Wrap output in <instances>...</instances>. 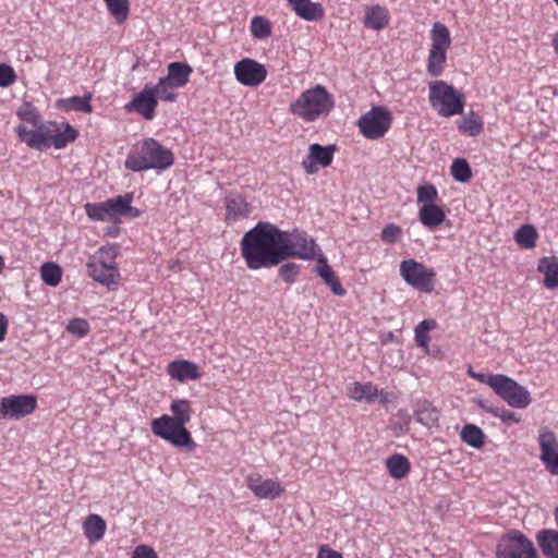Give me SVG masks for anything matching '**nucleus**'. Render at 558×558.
<instances>
[{
    "instance_id": "obj_56",
    "label": "nucleus",
    "mask_w": 558,
    "mask_h": 558,
    "mask_svg": "<svg viewBox=\"0 0 558 558\" xmlns=\"http://www.w3.org/2000/svg\"><path fill=\"white\" fill-rule=\"evenodd\" d=\"M316 558H343L341 554L336 550L320 547Z\"/></svg>"
},
{
    "instance_id": "obj_22",
    "label": "nucleus",
    "mask_w": 558,
    "mask_h": 558,
    "mask_svg": "<svg viewBox=\"0 0 558 558\" xmlns=\"http://www.w3.org/2000/svg\"><path fill=\"white\" fill-rule=\"evenodd\" d=\"M537 270L544 275V286L554 290L558 288V256L543 257L537 266Z\"/></svg>"
},
{
    "instance_id": "obj_53",
    "label": "nucleus",
    "mask_w": 558,
    "mask_h": 558,
    "mask_svg": "<svg viewBox=\"0 0 558 558\" xmlns=\"http://www.w3.org/2000/svg\"><path fill=\"white\" fill-rule=\"evenodd\" d=\"M132 558H158V556L150 546L138 545L134 548Z\"/></svg>"
},
{
    "instance_id": "obj_14",
    "label": "nucleus",
    "mask_w": 558,
    "mask_h": 558,
    "mask_svg": "<svg viewBox=\"0 0 558 558\" xmlns=\"http://www.w3.org/2000/svg\"><path fill=\"white\" fill-rule=\"evenodd\" d=\"M234 75L240 84L255 87L266 80L267 70L256 60L244 58L234 64Z\"/></svg>"
},
{
    "instance_id": "obj_1",
    "label": "nucleus",
    "mask_w": 558,
    "mask_h": 558,
    "mask_svg": "<svg viewBox=\"0 0 558 558\" xmlns=\"http://www.w3.org/2000/svg\"><path fill=\"white\" fill-rule=\"evenodd\" d=\"M279 229L258 222L241 240V253L250 269L269 268L282 262Z\"/></svg>"
},
{
    "instance_id": "obj_40",
    "label": "nucleus",
    "mask_w": 558,
    "mask_h": 558,
    "mask_svg": "<svg viewBox=\"0 0 558 558\" xmlns=\"http://www.w3.org/2000/svg\"><path fill=\"white\" fill-rule=\"evenodd\" d=\"M251 33L253 37L264 39L270 36L271 25L269 21L263 16H254L251 21Z\"/></svg>"
},
{
    "instance_id": "obj_6",
    "label": "nucleus",
    "mask_w": 558,
    "mask_h": 558,
    "mask_svg": "<svg viewBox=\"0 0 558 558\" xmlns=\"http://www.w3.org/2000/svg\"><path fill=\"white\" fill-rule=\"evenodd\" d=\"M429 102L441 117H451L463 112L462 94L444 81H436L429 85Z\"/></svg>"
},
{
    "instance_id": "obj_55",
    "label": "nucleus",
    "mask_w": 558,
    "mask_h": 558,
    "mask_svg": "<svg viewBox=\"0 0 558 558\" xmlns=\"http://www.w3.org/2000/svg\"><path fill=\"white\" fill-rule=\"evenodd\" d=\"M499 418L505 423H519L520 416L509 410H504L500 414H498Z\"/></svg>"
},
{
    "instance_id": "obj_64",
    "label": "nucleus",
    "mask_w": 558,
    "mask_h": 558,
    "mask_svg": "<svg viewBox=\"0 0 558 558\" xmlns=\"http://www.w3.org/2000/svg\"><path fill=\"white\" fill-rule=\"evenodd\" d=\"M556 2V4L558 5V0H554Z\"/></svg>"
},
{
    "instance_id": "obj_27",
    "label": "nucleus",
    "mask_w": 558,
    "mask_h": 558,
    "mask_svg": "<svg viewBox=\"0 0 558 558\" xmlns=\"http://www.w3.org/2000/svg\"><path fill=\"white\" fill-rule=\"evenodd\" d=\"M192 68L182 62H172L168 65V74L163 78L173 87L181 88L186 85Z\"/></svg>"
},
{
    "instance_id": "obj_48",
    "label": "nucleus",
    "mask_w": 558,
    "mask_h": 558,
    "mask_svg": "<svg viewBox=\"0 0 558 558\" xmlns=\"http://www.w3.org/2000/svg\"><path fill=\"white\" fill-rule=\"evenodd\" d=\"M417 202L427 205L435 204L438 197V192L433 184L420 185L416 190Z\"/></svg>"
},
{
    "instance_id": "obj_7",
    "label": "nucleus",
    "mask_w": 558,
    "mask_h": 558,
    "mask_svg": "<svg viewBox=\"0 0 558 558\" xmlns=\"http://www.w3.org/2000/svg\"><path fill=\"white\" fill-rule=\"evenodd\" d=\"M430 41L426 69L432 76H439L444 72L447 51L451 45L448 27L440 22L434 23L430 29Z\"/></svg>"
},
{
    "instance_id": "obj_63",
    "label": "nucleus",
    "mask_w": 558,
    "mask_h": 558,
    "mask_svg": "<svg viewBox=\"0 0 558 558\" xmlns=\"http://www.w3.org/2000/svg\"><path fill=\"white\" fill-rule=\"evenodd\" d=\"M555 519H556V523H557V525H558V508H557V509H556V511H555Z\"/></svg>"
},
{
    "instance_id": "obj_21",
    "label": "nucleus",
    "mask_w": 558,
    "mask_h": 558,
    "mask_svg": "<svg viewBox=\"0 0 558 558\" xmlns=\"http://www.w3.org/2000/svg\"><path fill=\"white\" fill-rule=\"evenodd\" d=\"M288 3L295 14L305 21H315L324 15L320 3H315L311 0H288Z\"/></svg>"
},
{
    "instance_id": "obj_61",
    "label": "nucleus",
    "mask_w": 558,
    "mask_h": 558,
    "mask_svg": "<svg viewBox=\"0 0 558 558\" xmlns=\"http://www.w3.org/2000/svg\"><path fill=\"white\" fill-rule=\"evenodd\" d=\"M472 377L474 378H477L480 381H482V379H485L486 377H488L489 375H485V374H474V373H471Z\"/></svg>"
},
{
    "instance_id": "obj_62",
    "label": "nucleus",
    "mask_w": 558,
    "mask_h": 558,
    "mask_svg": "<svg viewBox=\"0 0 558 558\" xmlns=\"http://www.w3.org/2000/svg\"><path fill=\"white\" fill-rule=\"evenodd\" d=\"M4 267V262H3V258L0 256V272L2 271Z\"/></svg>"
},
{
    "instance_id": "obj_49",
    "label": "nucleus",
    "mask_w": 558,
    "mask_h": 558,
    "mask_svg": "<svg viewBox=\"0 0 558 558\" xmlns=\"http://www.w3.org/2000/svg\"><path fill=\"white\" fill-rule=\"evenodd\" d=\"M66 330L72 335L83 337L88 332L89 325L86 319L74 318L69 322Z\"/></svg>"
},
{
    "instance_id": "obj_17",
    "label": "nucleus",
    "mask_w": 558,
    "mask_h": 558,
    "mask_svg": "<svg viewBox=\"0 0 558 558\" xmlns=\"http://www.w3.org/2000/svg\"><path fill=\"white\" fill-rule=\"evenodd\" d=\"M345 395L351 400L364 403H374L379 401L381 403L388 402V393L384 390H379L377 386L372 383H359L353 381L345 388Z\"/></svg>"
},
{
    "instance_id": "obj_15",
    "label": "nucleus",
    "mask_w": 558,
    "mask_h": 558,
    "mask_svg": "<svg viewBox=\"0 0 558 558\" xmlns=\"http://www.w3.org/2000/svg\"><path fill=\"white\" fill-rule=\"evenodd\" d=\"M538 444L541 461L550 474L558 475V440L556 435L548 428H543L538 436Z\"/></svg>"
},
{
    "instance_id": "obj_30",
    "label": "nucleus",
    "mask_w": 558,
    "mask_h": 558,
    "mask_svg": "<svg viewBox=\"0 0 558 558\" xmlns=\"http://www.w3.org/2000/svg\"><path fill=\"white\" fill-rule=\"evenodd\" d=\"M386 468L390 476L395 480L404 478L410 472V462L402 454H392L386 460Z\"/></svg>"
},
{
    "instance_id": "obj_38",
    "label": "nucleus",
    "mask_w": 558,
    "mask_h": 558,
    "mask_svg": "<svg viewBox=\"0 0 558 558\" xmlns=\"http://www.w3.org/2000/svg\"><path fill=\"white\" fill-rule=\"evenodd\" d=\"M40 277L46 284L57 287L61 281L62 270L54 263H45L40 267Z\"/></svg>"
},
{
    "instance_id": "obj_36",
    "label": "nucleus",
    "mask_w": 558,
    "mask_h": 558,
    "mask_svg": "<svg viewBox=\"0 0 558 558\" xmlns=\"http://www.w3.org/2000/svg\"><path fill=\"white\" fill-rule=\"evenodd\" d=\"M415 418L422 425L432 428L437 425L438 412L428 403H422L417 407L415 411Z\"/></svg>"
},
{
    "instance_id": "obj_45",
    "label": "nucleus",
    "mask_w": 558,
    "mask_h": 558,
    "mask_svg": "<svg viewBox=\"0 0 558 558\" xmlns=\"http://www.w3.org/2000/svg\"><path fill=\"white\" fill-rule=\"evenodd\" d=\"M109 12L119 21L126 20L129 15V0H105Z\"/></svg>"
},
{
    "instance_id": "obj_23",
    "label": "nucleus",
    "mask_w": 558,
    "mask_h": 558,
    "mask_svg": "<svg viewBox=\"0 0 558 558\" xmlns=\"http://www.w3.org/2000/svg\"><path fill=\"white\" fill-rule=\"evenodd\" d=\"M418 219L424 227L433 230L445 221L446 213L436 204H427L420 208Z\"/></svg>"
},
{
    "instance_id": "obj_47",
    "label": "nucleus",
    "mask_w": 558,
    "mask_h": 558,
    "mask_svg": "<svg viewBox=\"0 0 558 558\" xmlns=\"http://www.w3.org/2000/svg\"><path fill=\"white\" fill-rule=\"evenodd\" d=\"M458 128L460 132L466 133L470 136H475L482 130V122L472 113L471 116L463 118L459 122Z\"/></svg>"
},
{
    "instance_id": "obj_39",
    "label": "nucleus",
    "mask_w": 558,
    "mask_h": 558,
    "mask_svg": "<svg viewBox=\"0 0 558 558\" xmlns=\"http://www.w3.org/2000/svg\"><path fill=\"white\" fill-rule=\"evenodd\" d=\"M450 173L456 181L461 183L468 182L472 177V171L469 163L466 160L460 158H457L452 161Z\"/></svg>"
},
{
    "instance_id": "obj_59",
    "label": "nucleus",
    "mask_w": 558,
    "mask_h": 558,
    "mask_svg": "<svg viewBox=\"0 0 558 558\" xmlns=\"http://www.w3.org/2000/svg\"><path fill=\"white\" fill-rule=\"evenodd\" d=\"M118 233H119V228H117V227H110V228L106 229V234H108L110 236H117Z\"/></svg>"
},
{
    "instance_id": "obj_18",
    "label": "nucleus",
    "mask_w": 558,
    "mask_h": 558,
    "mask_svg": "<svg viewBox=\"0 0 558 558\" xmlns=\"http://www.w3.org/2000/svg\"><path fill=\"white\" fill-rule=\"evenodd\" d=\"M336 150L335 145L322 146L319 144H312L308 147V155L303 160L302 165L308 174L317 172V165L322 167H328L333 158Z\"/></svg>"
},
{
    "instance_id": "obj_16",
    "label": "nucleus",
    "mask_w": 558,
    "mask_h": 558,
    "mask_svg": "<svg viewBox=\"0 0 558 558\" xmlns=\"http://www.w3.org/2000/svg\"><path fill=\"white\" fill-rule=\"evenodd\" d=\"M245 483L248 489L258 499H276L280 497L284 488L278 480L264 478L259 474H250L245 477Z\"/></svg>"
},
{
    "instance_id": "obj_13",
    "label": "nucleus",
    "mask_w": 558,
    "mask_h": 558,
    "mask_svg": "<svg viewBox=\"0 0 558 558\" xmlns=\"http://www.w3.org/2000/svg\"><path fill=\"white\" fill-rule=\"evenodd\" d=\"M37 400L34 396L20 395L2 398L0 401V422L2 420H20L35 411Z\"/></svg>"
},
{
    "instance_id": "obj_29",
    "label": "nucleus",
    "mask_w": 558,
    "mask_h": 558,
    "mask_svg": "<svg viewBox=\"0 0 558 558\" xmlns=\"http://www.w3.org/2000/svg\"><path fill=\"white\" fill-rule=\"evenodd\" d=\"M106 529L105 520L98 514H89L83 523L85 536L90 543L99 542L104 537Z\"/></svg>"
},
{
    "instance_id": "obj_58",
    "label": "nucleus",
    "mask_w": 558,
    "mask_h": 558,
    "mask_svg": "<svg viewBox=\"0 0 558 558\" xmlns=\"http://www.w3.org/2000/svg\"><path fill=\"white\" fill-rule=\"evenodd\" d=\"M132 202H128V209H125V217L136 218L140 216V210L131 206Z\"/></svg>"
},
{
    "instance_id": "obj_42",
    "label": "nucleus",
    "mask_w": 558,
    "mask_h": 558,
    "mask_svg": "<svg viewBox=\"0 0 558 558\" xmlns=\"http://www.w3.org/2000/svg\"><path fill=\"white\" fill-rule=\"evenodd\" d=\"M119 247L117 245H107L100 247L93 256L89 257L88 262L102 264H116L114 259L118 255Z\"/></svg>"
},
{
    "instance_id": "obj_31",
    "label": "nucleus",
    "mask_w": 558,
    "mask_h": 558,
    "mask_svg": "<svg viewBox=\"0 0 558 558\" xmlns=\"http://www.w3.org/2000/svg\"><path fill=\"white\" fill-rule=\"evenodd\" d=\"M132 201L133 195L131 193L107 199L106 206L108 207L110 221H117L121 217H124L125 209H128V202Z\"/></svg>"
},
{
    "instance_id": "obj_37",
    "label": "nucleus",
    "mask_w": 558,
    "mask_h": 558,
    "mask_svg": "<svg viewBox=\"0 0 558 558\" xmlns=\"http://www.w3.org/2000/svg\"><path fill=\"white\" fill-rule=\"evenodd\" d=\"M537 231L531 225L522 226L514 235L517 243L523 248H533L536 245Z\"/></svg>"
},
{
    "instance_id": "obj_57",
    "label": "nucleus",
    "mask_w": 558,
    "mask_h": 558,
    "mask_svg": "<svg viewBox=\"0 0 558 558\" xmlns=\"http://www.w3.org/2000/svg\"><path fill=\"white\" fill-rule=\"evenodd\" d=\"M8 329V322L3 314L0 313V341L4 338Z\"/></svg>"
},
{
    "instance_id": "obj_44",
    "label": "nucleus",
    "mask_w": 558,
    "mask_h": 558,
    "mask_svg": "<svg viewBox=\"0 0 558 558\" xmlns=\"http://www.w3.org/2000/svg\"><path fill=\"white\" fill-rule=\"evenodd\" d=\"M17 117L25 123L33 125H37L39 123H43L36 108L29 104L24 102L16 112Z\"/></svg>"
},
{
    "instance_id": "obj_54",
    "label": "nucleus",
    "mask_w": 558,
    "mask_h": 558,
    "mask_svg": "<svg viewBox=\"0 0 558 558\" xmlns=\"http://www.w3.org/2000/svg\"><path fill=\"white\" fill-rule=\"evenodd\" d=\"M401 352L402 351H387V354L383 357L384 362L390 363L393 367H402Z\"/></svg>"
},
{
    "instance_id": "obj_12",
    "label": "nucleus",
    "mask_w": 558,
    "mask_h": 558,
    "mask_svg": "<svg viewBox=\"0 0 558 558\" xmlns=\"http://www.w3.org/2000/svg\"><path fill=\"white\" fill-rule=\"evenodd\" d=\"M391 124L390 112L383 107H375L363 114L357 122L360 132L369 140L383 137Z\"/></svg>"
},
{
    "instance_id": "obj_10",
    "label": "nucleus",
    "mask_w": 558,
    "mask_h": 558,
    "mask_svg": "<svg viewBox=\"0 0 558 558\" xmlns=\"http://www.w3.org/2000/svg\"><path fill=\"white\" fill-rule=\"evenodd\" d=\"M497 558H541L533 542L520 531H510L497 545Z\"/></svg>"
},
{
    "instance_id": "obj_41",
    "label": "nucleus",
    "mask_w": 558,
    "mask_h": 558,
    "mask_svg": "<svg viewBox=\"0 0 558 558\" xmlns=\"http://www.w3.org/2000/svg\"><path fill=\"white\" fill-rule=\"evenodd\" d=\"M169 82H167L163 77H161L156 85H150V89L153 90L154 97L156 100L160 98L165 101H173L175 99V94L172 92L174 89Z\"/></svg>"
},
{
    "instance_id": "obj_60",
    "label": "nucleus",
    "mask_w": 558,
    "mask_h": 558,
    "mask_svg": "<svg viewBox=\"0 0 558 558\" xmlns=\"http://www.w3.org/2000/svg\"><path fill=\"white\" fill-rule=\"evenodd\" d=\"M553 46H554L555 52L558 54V33L555 35V37L553 39Z\"/></svg>"
},
{
    "instance_id": "obj_28",
    "label": "nucleus",
    "mask_w": 558,
    "mask_h": 558,
    "mask_svg": "<svg viewBox=\"0 0 558 558\" xmlns=\"http://www.w3.org/2000/svg\"><path fill=\"white\" fill-rule=\"evenodd\" d=\"M318 265L316 271L318 276L324 280V282L330 287L331 291L339 296L345 294V290L342 288L340 281L336 277L335 272L331 270L329 265L327 264V259L325 256L320 255L317 259Z\"/></svg>"
},
{
    "instance_id": "obj_52",
    "label": "nucleus",
    "mask_w": 558,
    "mask_h": 558,
    "mask_svg": "<svg viewBox=\"0 0 558 558\" xmlns=\"http://www.w3.org/2000/svg\"><path fill=\"white\" fill-rule=\"evenodd\" d=\"M401 235V229L396 225H388L381 231V239L388 243H395Z\"/></svg>"
},
{
    "instance_id": "obj_25",
    "label": "nucleus",
    "mask_w": 558,
    "mask_h": 558,
    "mask_svg": "<svg viewBox=\"0 0 558 558\" xmlns=\"http://www.w3.org/2000/svg\"><path fill=\"white\" fill-rule=\"evenodd\" d=\"M168 373L171 378L179 381L194 380L199 377L197 366L187 361H174L168 365Z\"/></svg>"
},
{
    "instance_id": "obj_3",
    "label": "nucleus",
    "mask_w": 558,
    "mask_h": 558,
    "mask_svg": "<svg viewBox=\"0 0 558 558\" xmlns=\"http://www.w3.org/2000/svg\"><path fill=\"white\" fill-rule=\"evenodd\" d=\"M174 158L170 149L154 138H146L135 145L129 153L124 166L126 169L141 172L150 169L166 170L173 165Z\"/></svg>"
},
{
    "instance_id": "obj_8",
    "label": "nucleus",
    "mask_w": 558,
    "mask_h": 558,
    "mask_svg": "<svg viewBox=\"0 0 558 558\" xmlns=\"http://www.w3.org/2000/svg\"><path fill=\"white\" fill-rule=\"evenodd\" d=\"M282 260L296 257L304 260L314 259L318 247L315 241L304 232H288L279 229Z\"/></svg>"
},
{
    "instance_id": "obj_9",
    "label": "nucleus",
    "mask_w": 558,
    "mask_h": 558,
    "mask_svg": "<svg viewBox=\"0 0 558 558\" xmlns=\"http://www.w3.org/2000/svg\"><path fill=\"white\" fill-rule=\"evenodd\" d=\"M151 432L154 435L168 441L174 447L193 449L195 444L191 433L185 425L171 418L170 415L163 414L151 422Z\"/></svg>"
},
{
    "instance_id": "obj_35",
    "label": "nucleus",
    "mask_w": 558,
    "mask_h": 558,
    "mask_svg": "<svg viewBox=\"0 0 558 558\" xmlns=\"http://www.w3.org/2000/svg\"><path fill=\"white\" fill-rule=\"evenodd\" d=\"M171 418L186 425L192 417L191 402L186 399L175 400L170 405Z\"/></svg>"
},
{
    "instance_id": "obj_34",
    "label": "nucleus",
    "mask_w": 558,
    "mask_h": 558,
    "mask_svg": "<svg viewBox=\"0 0 558 558\" xmlns=\"http://www.w3.org/2000/svg\"><path fill=\"white\" fill-rule=\"evenodd\" d=\"M89 100L90 95L84 97L74 96L61 99L59 101V107L68 111H82L89 113L93 110Z\"/></svg>"
},
{
    "instance_id": "obj_46",
    "label": "nucleus",
    "mask_w": 558,
    "mask_h": 558,
    "mask_svg": "<svg viewBox=\"0 0 558 558\" xmlns=\"http://www.w3.org/2000/svg\"><path fill=\"white\" fill-rule=\"evenodd\" d=\"M436 326L435 320L425 319L421 322L415 328V341L418 347L427 349L428 337L427 331Z\"/></svg>"
},
{
    "instance_id": "obj_51",
    "label": "nucleus",
    "mask_w": 558,
    "mask_h": 558,
    "mask_svg": "<svg viewBox=\"0 0 558 558\" xmlns=\"http://www.w3.org/2000/svg\"><path fill=\"white\" fill-rule=\"evenodd\" d=\"M16 80V74L11 65L0 63V87H9Z\"/></svg>"
},
{
    "instance_id": "obj_43",
    "label": "nucleus",
    "mask_w": 558,
    "mask_h": 558,
    "mask_svg": "<svg viewBox=\"0 0 558 558\" xmlns=\"http://www.w3.org/2000/svg\"><path fill=\"white\" fill-rule=\"evenodd\" d=\"M85 213L92 220L95 221H110L108 207L106 202L102 203H87L85 205Z\"/></svg>"
},
{
    "instance_id": "obj_32",
    "label": "nucleus",
    "mask_w": 558,
    "mask_h": 558,
    "mask_svg": "<svg viewBox=\"0 0 558 558\" xmlns=\"http://www.w3.org/2000/svg\"><path fill=\"white\" fill-rule=\"evenodd\" d=\"M248 215V204L242 196L227 198V218L236 220Z\"/></svg>"
},
{
    "instance_id": "obj_20",
    "label": "nucleus",
    "mask_w": 558,
    "mask_h": 558,
    "mask_svg": "<svg viewBox=\"0 0 558 558\" xmlns=\"http://www.w3.org/2000/svg\"><path fill=\"white\" fill-rule=\"evenodd\" d=\"M88 276L95 281L108 288L117 286L120 280V272L116 264H102V262L86 264Z\"/></svg>"
},
{
    "instance_id": "obj_50",
    "label": "nucleus",
    "mask_w": 558,
    "mask_h": 558,
    "mask_svg": "<svg viewBox=\"0 0 558 558\" xmlns=\"http://www.w3.org/2000/svg\"><path fill=\"white\" fill-rule=\"evenodd\" d=\"M300 266L295 263L283 264L279 268V276L286 282H293L299 275Z\"/></svg>"
},
{
    "instance_id": "obj_33",
    "label": "nucleus",
    "mask_w": 558,
    "mask_h": 558,
    "mask_svg": "<svg viewBox=\"0 0 558 558\" xmlns=\"http://www.w3.org/2000/svg\"><path fill=\"white\" fill-rule=\"evenodd\" d=\"M460 436L463 442L475 449H480L484 445V433L474 424H466L462 428Z\"/></svg>"
},
{
    "instance_id": "obj_19",
    "label": "nucleus",
    "mask_w": 558,
    "mask_h": 558,
    "mask_svg": "<svg viewBox=\"0 0 558 558\" xmlns=\"http://www.w3.org/2000/svg\"><path fill=\"white\" fill-rule=\"evenodd\" d=\"M158 101L154 97L150 84H146L143 90L125 106L128 111H136L146 120H153Z\"/></svg>"
},
{
    "instance_id": "obj_4",
    "label": "nucleus",
    "mask_w": 558,
    "mask_h": 558,
    "mask_svg": "<svg viewBox=\"0 0 558 558\" xmlns=\"http://www.w3.org/2000/svg\"><path fill=\"white\" fill-rule=\"evenodd\" d=\"M335 108V98L325 86L316 85L303 90L300 96L290 104L289 110L305 122H313L326 117Z\"/></svg>"
},
{
    "instance_id": "obj_26",
    "label": "nucleus",
    "mask_w": 558,
    "mask_h": 558,
    "mask_svg": "<svg viewBox=\"0 0 558 558\" xmlns=\"http://www.w3.org/2000/svg\"><path fill=\"white\" fill-rule=\"evenodd\" d=\"M537 544L547 558H558V531L541 530L536 534Z\"/></svg>"
},
{
    "instance_id": "obj_24",
    "label": "nucleus",
    "mask_w": 558,
    "mask_h": 558,
    "mask_svg": "<svg viewBox=\"0 0 558 558\" xmlns=\"http://www.w3.org/2000/svg\"><path fill=\"white\" fill-rule=\"evenodd\" d=\"M364 26L369 29L380 31L389 23L388 11L378 4L367 7L363 20Z\"/></svg>"
},
{
    "instance_id": "obj_5",
    "label": "nucleus",
    "mask_w": 558,
    "mask_h": 558,
    "mask_svg": "<svg viewBox=\"0 0 558 558\" xmlns=\"http://www.w3.org/2000/svg\"><path fill=\"white\" fill-rule=\"evenodd\" d=\"M482 383L488 385L511 408L525 409L531 403L527 389L506 375L490 374Z\"/></svg>"
},
{
    "instance_id": "obj_2",
    "label": "nucleus",
    "mask_w": 558,
    "mask_h": 558,
    "mask_svg": "<svg viewBox=\"0 0 558 558\" xmlns=\"http://www.w3.org/2000/svg\"><path fill=\"white\" fill-rule=\"evenodd\" d=\"M33 128L27 129L25 124H20L15 131L23 143L40 151L51 146L62 149L77 137L76 130L69 123L43 122Z\"/></svg>"
},
{
    "instance_id": "obj_11",
    "label": "nucleus",
    "mask_w": 558,
    "mask_h": 558,
    "mask_svg": "<svg viewBox=\"0 0 558 558\" xmlns=\"http://www.w3.org/2000/svg\"><path fill=\"white\" fill-rule=\"evenodd\" d=\"M400 275L407 283L420 291L429 293L434 290L435 271L414 259L401 262Z\"/></svg>"
}]
</instances>
